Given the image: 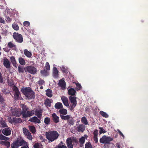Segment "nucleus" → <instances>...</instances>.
Instances as JSON below:
<instances>
[{
    "label": "nucleus",
    "mask_w": 148,
    "mask_h": 148,
    "mask_svg": "<svg viewBox=\"0 0 148 148\" xmlns=\"http://www.w3.org/2000/svg\"><path fill=\"white\" fill-rule=\"evenodd\" d=\"M22 145H26L29 148V144L25 141L21 137H18L17 140L11 144V148H18Z\"/></svg>",
    "instance_id": "1"
},
{
    "label": "nucleus",
    "mask_w": 148,
    "mask_h": 148,
    "mask_svg": "<svg viewBox=\"0 0 148 148\" xmlns=\"http://www.w3.org/2000/svg\"><path fill=\"white\" fill-rule=\"evenodd\" d=\"M46 138L49 141L52 142L58 137L59 134L56 131H51L45 133Z\"/></svg>",
    "instance_id": "2"
},
{
    "label": "nucleus",
    "mask_w": 148,
    "mask_h": 148,
    "mask_svg": "<svg viewBox=\"0 0 148 148\" xmlns=\"http://www.w3.org/2000/svg\"><path fill=\"white\" fill-rule=\"evenodd\" d=\"M66 143L68 148H73V141L71 138H68L66 139ZM62 142H61L55 148H67L66 146L62 145Z\"/></svg>",
    "instance_id": "3"
},
{
    "label": "nucleus",
    "mask_w": 148,
    "mask_h": 148,
    "mask_svg": "<svg viewBox=\"0 0 148 148\" xmlns=\"http://www.w3.org/2000/svg\"><path fill=\"white\" fill-rule=\"evenodd\" d=\"M60 116L63 120H67V123L70 126L73 125L74 124L75 121L71 115H68L64 116L60 115Z\"/></svg>",
    "instance_id": "4"
},
{
    "label": "nucleus",
    "mask_w": 148,
    "mask_h": 148,
    "mask_svg": "<svg viewBox=\"0 0 148 148\" xmlns=\"http://www.w3.org/2000/svg\"><path fill=\"white\" fill-rule=\"evenodd\" d=\"M113 140V138L110 137L106 135H103L100 138L99 141L101 143L109 144Z\"/></svg>",
    "instance_id": "5"
},
{
    "label": "nucleus",
    "mask_w": 148,
    "mask_h": 148,
    "mask_svg": "<svg viewBox=\"0 0 148 148\" xmlns=\"http://www.w3.org/2000/svg\"><path fill=\"white\" fill-rule=\"evenodd\" d=\"M13 37L16 42L21 43L23 42V36L20 34L16 32H14L13 34Z\"/></svg>",
    "instance_id": "6"
},
{
    "label": "nucleus",
    "mask_w": 148,
    "mask_h": 148,
    "mask_svg": "<svg viewBox=\"0 0 148 148\" xmlns=\"http://www.w3.org/2000/svg\"><path fill=\"white\" fill-rule=\"evenodd\" d=\"M12 89L14 92V99L16 100L19 99L21 94L18 88L16 86H14L13 87Z\"/></svg>",
    "instance_id": "7"
},
{
    "label": "nucleus",
    "mask_w": 148,
    "mask_h": 148,
    "mask_svg": "<svg viewBox=\"0 0 148 148\" xmlns=\"http://www.w3.org/2000/svg\"><path fill=\"white\" fill-rule=\"evenodd\" d=\"M26 72L32 74H35L37 72V70L36 68L32 66H28L26 67Z\"/></svg>",
    "instance_id": "8"
},
{
    "label": "nucleus",
    "mask_w": 148,
    "mask_h": 148,
    "mask_svg": "<svg viewBox=\"0 0 148 148\" xmlns=\"http://www.w3.org/2000/svg\"><path fill=\"white\" fill-rule=\"evenodd\" d=\"M12 113L13 115L16 116H20L22 114L21 110L20 109H15L12 110Z\"/></svg>",
    "instance_id": "9"
},
{
    "label": "nucleus",
    "mask_w": 148,
    "mask_h": 148,
    "mask_svg": "<svg viewBox=\"0 0 148 148\" xmlns=\"http://www.w3.org/2000/svg\"><path fill=\"white\" fill-rule=\"evenodd\" d=\"M34 114V111L32 110L30 111L27 110L22 115L23 118H26L33 116Z\"/></svg>",
    "instance_id": "10"
},
{
    "label": "nucleus",
    "mask_w": 148,
    "mask_h": 148,
    "mask_svg": "<svg viewBox=\"0 0 148 148\" xmlns=\"http://www.w3.org/2000/svg\"><path fill=\"white\" fill-rule=\"evenodd\" d=\"M9 122L11 123H18L22 122V120L20 118H13L12 119L11 117L9 118Z\"/></svg>",
    "instance_id": "11"
},
{
    "label": "nucleus",
    "mask_w": 148,
    "mask_h": 148,
    "mask_svg": "<svg viewBox=\"0 0 148 148\" xmlns=\"http://www.w3.org/2000/svg\"><path fill=\"white\" fill-rule=\"evenodd\" d=\"M31 89V88L29 87H23L21 89V91L26 97L28 93L30 92Z\"/></svg>",
    "instance_id": "12"
},
{
    "label": "nucleus",
    "mask_w": 148,
    "mask_h": 148,
    "mask_svg": "<svg viewBox=\"0 0 148 148\" xmlns=\"http://www.w3.org/2000/svg\"><path fill=\"white\" fill-rule=\"evenodd\" d=\"M7 45L10 49H12L14 51L17 50L16 45L13 42V41H10L8 42Z\"/></svg>",
    "instance_id": "13"
},
{
    "label": "nucleus",
    "mask_w": 148,
    "mask_h": 148,
    "mask_svg": "<svg viewBox=\"0 0 148 148\" xmlns=\"http://www.w3.org/2000/svg\"><path fill=\"white\" fill-rule=\"evenodd\" d=\"M2 132L4 135L8 136L11 134V130L9 127H7L3 129Z\"/></svg>",
    "instance_id": "14"
},
{
    "label": "nucleus",
    "mask_w": 148,
    "mask_h": 148,
    "mask_svg": "<svg viewBox=\"0 0 148 148\" xmlns=\"http://www.w3.org/2000/svg\"><path fill=\"white\" fill-rule=\"evenodd\" d=\"M3 60V64L4 66L7 69L10 68V64L8 60L6 58H4Z\"/></svg>",
    "instance_id": "15"
},
{
    "label": "nucleus",
    "mask_w": 148,
    "mask_h": 148,
    "mask_svg": "<svg viewBox=\"0 0 148 148\" xmlns=\"http://www.w3.org/2000/svg\"><path fill=\"white\" fill-rule=\"evenodd\" d=\"M29 121L31 122H34L35 123H40L41 122L40 119H38L37 117L35 116L30 118Z\"/></svg>",
    "instance_id": "16"
},
{
    "label": "nucleus",
    "mask_w": 148,
    "mask_h": 148,
    "mask_svg": "<svg viewBox=\"0 0 148 148\" xmlns=\"http://www.w3.org/2000/svg\"><path fill=\"white\" fill-rule=\"evenodd\" d=\"M61 99L63 103L65 106L67 107L69 106V105L68 103V100L67 97L64 96H63L61 97Z\"/></svg>",
    "instance_id": "17"
},
{
    "label": "nucleus",
    "mask_w": 148,
    "mask_h": 148,
    "mask_svg": "<svg viewBox=\"0 0 148 148\" xmlns=\"http://www.w3.org/2000/svg\"><path fill=\"white\" fill-rule=\"evenodd\" d=\"M26 97L29 99H34L35 97V93L31 89L30 92L28 93Z\"/></svg>",
    "instance_id": "18"
},
{
    "label": "nucleus",
    "mask_w": 148,
    "mask_h": 148,
    "mask_svg": "<svg viewBox=\"0 0 148 148\" xmlns=\"http://www.w3.org/2000/svg\"><path fill=\"white\" fill-rule=\"evenodd\" d=\"M59 85L61 87L62 90H64L65 89L66 83L65 81L62 79H60L58 83Z\"/></svg>",
    "instance_id": "19"
},
{
    "label": "nucleus",
    "mask_w": 148,
    "mask_h": 148,
    "mask_svg": "<svg viewBox=\"0 0 148 148\" xmlns=\"http://www.w3.org/2000/svg\"><path fill=\"white\" fill-rule=\"evenodd\" d=\"M88 136L86 135H84V136H82L80 138H79V142L80 143V146L82 147V145L84 143L85 140V138H86Z\"/></svg>",
    "instance_id": "20"
},
{
    "label": "nucleus",
    "mask_w": 148,
    "mask_h": 148,
    "mask_svg": "<svg viewBox=\"0 0 148 148\" xmlns=\"http://www.w3.org/2000/svg\"><path fill=\"white\" fill-rule=\"evenodd\" d=\"M76 93V91L73 88H71L68 90V94L70 95L75 96Z\"/></svg>",
    "instance_id": "21"
},
{
    "label": "nucleus",
    "mask_w": 148,
    "mask_h": 148,
    "mask_svg": "<svg viewBox=\"0 0 148 148\" xmlns=\"http://www.w3.org/2000/svg\"><path fill=\"white\" fill-rule=\"evenodd\" d=\"M52 116L54 122L57 123L59 122V117L55 113H53L52 115Z\"/></svg>",
    "instance_id": "22"
},
{
    "label": "nucleus",
    "mask_w": 148,
    "mask_h": 148,
    "mask_svg": "<svg viewBox=\"0 0 148 148\" xmlns=\"http://www.w3.org/2000/svg\"><path fill=\"white\" fill-rule=\"evenodd\" d=\"M18 70L19 73H24V71L26 72V67H24L20 65H19L18 67Z\"/></svg>",
    "instance_id": "23"
},
{
    "label": "nucleus",
    "mask_w": 148,
    "mask_h": 148,
    "mask_svg": "<svg viewBox=\"0 0 148 148\" xmlns=\"http://www.w3.org/2000/svg\"><path fill=\"white\" fill-rule=\"evenodd\" d=\"M11 62L13 66L17 68V64L16 63L15 57L13 56H11L10 58Z\"/></svg>",
    "instance_id": "24"
},
{
    "label": "nucleus",
    "mask_w": 148,
    "mask_h": 148,
    "mask_svg": "<svg viewBox=\"0 0 148 148\" xmlns=\"http://www.w3.org/2000/svg\"><path fill=\"white\" fill-rule=\"evenodd\" d=\"M53 74L54 78H56L58 77V72L57 69L55 67L53 68Z\"/></svg>",
    "instance_id": "25"
},
{
    "label": "nucleus",
    "mask_w": 148,
    "mask_h": 148,
    "mask_svg": "<svg viewBox=\"0 0 148 148\" xmlns=\"http://www.w3.org/2000/svg\"><path fill=\"white\" fill-rule=\"evenodd\" d=\"M21 107L22 109V111H21L22 114V115L24 113L26 112L29 110V108L27 106L25 105L24 104H21Z\"/></svg>",
    "instance_id": "26"
},
{
    "label": "nucleus",
    "mask_w": 148,
    "mask_h": 148,
    "mask_svg": "<svg viewBox=\"0 0 148 148\" xmlns=\"http://www.w3.org/2000/svg\"><path fill=\"white\" fill-rule=\"evenodd\" d=\"M77 131L78 132H83L85 130L84 125L83 124H80L77 127Z\"/></svg>",
    "instance_id": "27"
},
{
    "label": "nucleus",
    "mask_w": 148,
    "mask_h": 148,
    "mask_svg": "<svg viewBox=\"0 0 148 148\" xmlns=\"http://www.w3.org/2000/svg\"><path fill=\"white\" fill-rule=\"evenodd\" d=\"M52 102V100L47 99L46 100L45 104L47 107L48 106L50 107L51 106V104Z\"/></svg>",
    "instance_id": "28"
},
{
    "label": "nucleus",
    "mask_w": 148,
    "mask_h": 148,
    "mask_svg": "<svg viewBox=\"0 0 148 148\" xmlns=\"http://www.w3.org/2000/svg\"><path fill=\"white\" fill-rule=\"evenodd\" d=\"M46 95L49 97H51L52 96V90L50 89H47L46 91Z\"/></svg>",
    "instance_id": "29"
},
{
    "label": "nucleus",
    "mask_w": 148,
    "mask_h": 148,
    "mask_svg": "<svg viewBox=\"0 0 148 148\" xmlns=\"http://www.w3.org/2000/svg\"><path fill=\"white\" fill-rule=\"evenodd\" d=\"M0 124L1 125V127L2 128L8 127L7 124L6 123L5 121L3 119L0 120Z\"/></svg>",
    "instance_id": "30"
},
{
    "label": "nucleus",
    "mask_w": 148,
    "mask_h": 148,
    "mask_svg": "<svg viewBox=\"0 0 148 148\" xmlns=\"http://www.w3.org/2000/svg\"><path fill=\"white\" fill-rule=\"evenodd\" d=\"M55 108L57 109H59L63 107L62 103L60 102L56 103L55 105Z\"/></svg>",
    "instance_id": "31"
},
{
    "label": "nucleus",
    "mask_w": 148,
    "mask_h": 148,
    "mask_svg": "<svg viewBox=\"0 0 148 148\" xmlns=\"http://www.w3.org/2000/svg\"><path fill=\"white\" fill-rule=\"evenodd\" d=\"M18 60L19 63L22 65H24L26 64L25 60L21 57L19 58Z\"/></svg>",
    "instance_id": "32"
},
{
    "label": "nucleus",
    "mask_w": 148,
    "mask_h": 148,
    "mask_svg": "<svg viewBox=\"0 0 148 148\" xmlns=\"http://www.w3.org/2000/svg\"><path fill=\"white\" fill-rule=\"evenodd\" d=\"M24 52L25 55L28 58L32 56L31 53L28 51L27 49L24 50Z\"/></svg>",
    "instance_id": "33"
},
{
    "label": "nucleus",
    "mask_w": 148,
    "mask_h": 148,
    "mask_svg": "<svg viewBox=\"0 0 148 148\" xmlns=\"http://www.w3.org/2000/svg\"><path fill=\"white\" fill-rule=\"evenodd\" d=\"M76 97H72L70 96L69 97V99L71 103L77 102L76 100Z\"/></svg>",
    "instance_id": "34"
},
{
    "label": "nucleus",
    "mask_w": 148,
    "mask_h": 148,
    "mask_svg": "<svg viewBox=\"0 0 148 148\" xmlns=\"http://www.w3.org/2000/svg\"><path fill=\"white\" fill-rule=\"evenodd\" d=\"M40 73L42 75L45 76H47L49 74L47 71L45 69L43 70H41Z\"/></svg>",
    "instance_id": "35"
},
{
    "label": "nucleus",
    "mask_w": 148,
    "mask_h": 148,
    "mask_svg": "<svg viewBox=\"0 0 148 148\" xmlns=\"http://www.w3.org/2000/svg\"><path fill=\"white\" fill-rule=\"evenodd\" d=\"M61 114L62 115H66L67 114V111L66 109L62 108L59 111Z\"/></svg>",
    "instance_id": "36"
},
{
    "label": "nucleus",
    "mask_w": 148,
    "mask_h": 148,
    "mask_svg": "<svg viewBox=\"0 0 148 148\" xmlns=\"http://www.w3.org/2000/svg\"><path fill=\"white\" fill-rule=\"evenodd\" d=\"M9 139L10 138L4 136L2 134L0 135V140L8 141L9 140Z\"/></svg>",
    "instance_id": "37"
},
{
    "label": "nucleus",
    "mask_w": 148,
    "mask_h": 148,
    "mask_svg": "<svg viewBox=\"0 0 148 148\" xmlns=\"http://www.w3.org/2000/svg\"><path fill=\"white\" fill-rule=\"evenodd\" d=\"M36 115L37 116L38 118L40 119L42 116V112L40 110H37L35 112Z\"/></svg>",
    "instance_id": "38"
},
{
    "label": "nucleus",
    "mask_w": 148,
    "mask_h": 148,
    "mask_svg": "<svg viewBox=\"0 0 148 148\" xmlns=\"http://www.w3.org/2000/svg\"><path fill=\"white\" fill-rule=\"evenodd\" d=\"M44 122L46 125L49 124L51 123L50 119L48 117H46L45 118Z\"/></svg>",
    "instance_id": "39"
},
{
    "label": "nucleus",
    "mask_w": 148,
    "mask_h": 148,
    "mask_svg": "<svg viewBox=\"0 0 148 148\" xmlns=\"http://www.w3.org/2000/svg\"><path fill=\"white\" fill-rule=\"evenodd\" d=\"M81 121L82 122L86 125L88 124V121L85 116H83L82 118Z\"/></svg>",
    "instance_id": "40"
},
{
    "label": "nucleus",
    "mask_w": 148,
    "mask_h": 148,
    "mask_svg": "<svg viewBox=\"0 0 148 148\" xmlns=\"http://www.w3.org/2000/svg\"><path fill=\"white\" fill-rule=\"evenodd\" d=\"M75 84L76 86L75 89L77 91L79 90L82 89V87L80 84L79 83H75Z\"/></svg>",
    "instance_id": "41"
},
{
    "label": "nucleus",
    "mask_w": 148,
    "mask_h": 148,
    "mask_svg": "<svg viewBox=\"0 0 148 148\" xmlns=\"http://www.w3.org/2000/svg\"><path fill=\"white\" fill-rule=\"evenodd\" d=\"M100 114L103 117L106 118H107L108 117V115L105 112L101 111L100 112Z\"/></svg>",
    "instance_id": "42"
},
{
    "label": "nucleus",
    "mask_w": 148,
    "mask_h": 148,
    "mask_svg": "<svg viewBox=\"0 0 148 148\" xmlns=\"http://www.w3.org/2000/svg\"><path fill=\"white\" fill-rule=\"evenodd\" d=\"M34 148H42V145L38 143H35L34 145Z\"/></svg>",
    "instance_id": "43"
},
{
    "label": "nucleus",
    "mask_w": 148,
    "mask_h": 148,
    "mask_svg": "<svg viewBox=\"0 0 148 148\" xmlns=\"http://www.w3.org/2000/svg\"><path fill=\"white\" fill-rule=\"evenodd\" d=\"M30 131L32 133H34L36 132L35 127L33 126H29Z\"/></svg>",
    "instance_id": "44"
},
{
    "label": "nucleus",
    "mask_w": 148,
    "mask_h": 148,
    "mask_svg": "<svg viewBox=\"0 0 148 148\" xmlns=\"http://www.w3.org/2000/svg\"><path fill=\"white\" fill-rule=\"evenodd\" d=\"M23 132L24 134L26 136L28 134L30 133V132L29 131L25 128H23Z\"/></svg>",
    "instance_id": "45"
},
{
    "label": "nucleus",
    "mask_w": 148,
    "mask_h": 148,
    "mask_svg": "<svg viewBox=\"0 0 148 148\" xmlns=\"http://www.w3.org/2000/svg\"><path fill=\"white\" fill-rule=\"evenodd\" d=\"M85 148H92V146L90 142H87L85 146Z\"/></svg>",
    "instance_id": "46"
},
{
    "label": "nucleus",
    "mask_w": 148,
    "mask_h": 148,
    "mask_svg": "<svg viewBox=\"0 0 148 148\" xmlns=\"http://www.w3.org/2000/svg\"><path fill=\"white\" fill-rule=\"evenodd\" d=\"M12 27L13 28L16 30H18L19 29L18 26L16 24H13L12 25Z\"/></svg>",
    "instance_id": "47"
},
{
    "label": "nucleus",
    "mask_w": 148,
    "mask_h": 148,
    "mask_svg": "<svg viewBox=\"0 0 148 148\" xmlns=\"http://www.w3.org/2000/svg\"><path fill=\"white\" fill-rule=\"evenodd\" d=\"M37 83L40 85H42L45 84V81L42 79H40L38 81Z\"/></svg>",
    "instance_id": "48"
},
{
    "label": "nucleus",
    "mask_w": 148,
    "mask_h": 148,
    "mask_svg": "<svg viewBox=\"0 0 148 148\" xmlns=\"http://www.w3.org/2000/svg\"><path fill=\"white\" fill-rule=\"evenodd\" d=\"M99 128L100 130L99 132L100 134L104 133L106 132V131L104 130L103 127H100Z\"/></svg>",
    "instance_id": "49"
},
{
    "label": "nucleus",
    "mask_w": 148,
    "mask_h": 148,
    "mask_svg": "<svg viewBox=\"0 0 148 148\" xmlns=\"http://www.w3.org/2000/svg\"><path fill=\"white\" fill-rule=\"evenodd\" d=\"M26 136H27V138L30 140H32L33 139L30 133L28 134Z\"/></svg>",
    "instance_id": "50"
},
{
    "label": "nucleus",
    "mask_w": 148,
    "mask_h": 148,
    "mask_svg": "<svg viewBox=\"0 0 148 148\" xmlns=\"http://www.w3.org/2000/svg\"><path fill=\"white\" fill-rule=\"evenodd\" d=\"M45 67L46 70H49L50 69V65L49 62H47L46 63Z\"/></svg>",
    "instance_id": "51"
},
{
    "label": "nucleus",
    "mask_w": 148,
    "mask_h": 148,
    "mask_svg": "<svg viewBox=\"0 0 148 148\" xmlns=\"http://www.w3.org/2000/svg\"><path fill=\"white\" fill-rule=\"evenodd\" d=\"M94 136H97L98 134V130H95L93 132Z\"/></svg>",
    "instance_id": "52"
},
{
    "label": "nucleus",
    "mask_w": 148,
    "mask_h": 148,
    "mask_svg": "<svg viewBox=\"0 0 148 148\" xmlns=\"http://www.w3.org/2000/svg\"><path fill=\"white\" fill-rule=\"evenodd\" d=\"M61 70L64 73H67V71L66 68L64 67V66H62L61 67Z\"/></svg>",
    "instance_id": "53"
},
{
    "label": "nucleus",
    "mask_w": 148,
    "mask_h": 148,
    "mask_svg": "<svg viewBox=\"0 0 148 148\" xmlns=\"http://www.w3.org/2000/svg\"><path fill=\"white\" fill-rule=\"evenodd\" d=\"M85 110L87 113H89L90 111V108L89 106H86L85 108Z\"/></svg>",
    "instance_id": "54"
},
{
    "label": "nucleus",
    "mask_w": 148,
    "mask_h": 148,
    "mask_svg": "<svg viewBox=\"0 0 148 148\" xmlns=\"http://www.w3.org/2000/svg\"><path fill=\"white\" fill-rule=\"evenodd\" d=\"M23 25L26 27H28L30 25V23L28 21H25L23 23Z\"/></svg>",
    "instance_id": "55"
},
{
    "label": "nucleus",
    "mask_w": 148,
    "mask_h": 148,
    "mask_svg": "<svg viewBox=\"0 0 148 148\" xmlns=\"http://www.w3.org/2000/svg\"><path fill=\"white\" fill-rule=\"evenodd\" d=\"M7 148H9L10 146V143L9 141H6L4 145Z\"/></svg>",
    "instance_id": "56"
},
{
    "label": "nucleus",
    "mask_w": 148,
    "mask_h": 148,
    "mask_svg": "<svg viewBox=\"0 0 148 148\" xmlns=\"http://www.w3.org/2000/svg\"><path fill=\"white\" fill-rule=\"evenodd\" d=\"M6 21L7 22H10L12 21V19L9 17H6Z\"/></svg>",
    "instance_id": "57"
},
{
    "label": "nucleus",
    "mask_w": 148,
    "mask_h": 148,
    "mask_svg": "<svg viewBox=\"0 0 148 148\" xmlns=\"http://www.w3.org/2000/svg\"><path fill=\"white\" fill-rule=\"evenodd\" d=\"M3 82V79L1 73L0 72V83H2Z\"/></svg>",
    "instance_id": "58"
},
{
    "label": "nucleus",
    "mask_w": 148,
    "mask_h": 148,
    "mask_svg": "<svg viewBox=\"0 0 148 148\" xmlns=\"http://www.w3.org/2000/svg\"><path fill=\"white\" fill-rule=\"evenodd\" d=\"M93 139L95 143H97L98 142L97 136H93Z\"/></svg>",
    "instance_id": "59"
},
{
    "label": "nucleus",
    "mask_w": 148,
    "mask_h": 148,
    "mask_svg": "<svg viewBox=\"0 0 148 148\" xmlns=\"http://www.w3.org/2000/svg\"><path fill=\"white\" fill-rule=\"evenodd\" d=\"M117 131L118 132L119 134L124 138V136L123 133L121 132V131L119 129H118Z\"/></svg>",
    "instance_id": "60"
},
{
    "label": "nucleus",
    "mask_w": 148,
    "mask_h": 148,
    "mask_svg": "<svg viewBox=\"0 0 148 148\" xmlns=\"http://www.w3.org/2000/svg\"><path fill=\"white\" fill-rule=\"evenodd\" d=\"M0 22L4 24L5 23V21H4L3 18H2L0 16Z\"/></svg>",
    "instance_id": "61"
},
{
    "label": "nucleus",
    "mask_w": 148,
    "mask_h": 148,
    "mask_svg": "<svg viewBox=\"0 0 148 148\" xmlns=\"http://www.w3.org/2000/svg\"><path fill=\"white\" fill-rule=\"evenodd\" d=\"M71 103L72 104V105H70V106L75 108L76 106V105L77 104V102Z\"/></svg>",
    "instance_id": "62"
},
{
    "label": "nucleus",
    "mask_w": 148,
    "mask_h": 148,
    "mask_svg": "<svg viewBox=\"0 0 148 148\" xmlns=\"http://www.w3.org/2000/svg\"><path fill=\"white\" fill-rule=\"evenodd\" d=\"M4 101V99L3 97L0 95V102H3Z\"/></svg>",
    "instance_id": "63"
},
{
    "label": "nucleus",
    "mask_w": 148,
    "mask_h": 148,
    "mask_svg": "<svg viewBox=\"0 0 148 148\" xmlns=\"http://www.w3.org/2000/svg\"><path fill=\"white\" fill-rule=\"evenodd\" d=\"M3 49L6 52H8L10 51V49L7 48V47L4 48Z\"/></svg>",
    "instance_id": "64"
}]
</instances>
